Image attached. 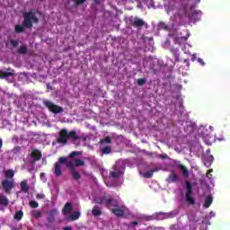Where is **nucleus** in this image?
<instances>
[{
    "instance_id": "f03ea898",
    "label": "nucleus",
    "mask_w": 230,
    "mask_h": 230,
    "mask_svg": "<svg viewBox=\"0 0 230 230\" xmlns=\"http://www.w3.org/2000/svg\"><path fill=\"white\" fill-rule=\"evenodd\" d=\"M39 22V18L35 14L34 10H31L23 13V26L24 28L31 29L33 28V23L37 24Z\"/></svg>"
},
{
    "instance_id": "49530a36",
    "label": "nucleus",
    "mask_w": 230,
    "mask_h": 230,
    "mask_svg": "<svg viewBox=\"0 0 230 230\" xmlns=\"http://www.w3.org/2000/svg\"><path fill=\"white\" fill-rule=\"evenodd\" d=\"M184 64H187L188 67H190V59H184Z\"/></svg>"
},
{
    "instance_id": "412c9836",
    "label": "nucleus",
    "mask_w": 230,
    "mask_h": 230,
    "mask_svg": "<svg viewBox=\"0 0 230 230\" xmlns=\"http://www.w3.org/2000/svg\"><path fill=\"white\" fill-rule=\"evenodd\" d=\"M213 204V198L211 196H208L205 199V202L203 204V208H209Z\"/></svg>"
},
{
    "instance_id": "a211bd4d",
    "label": "nucleus",
    "mask_w": 230,
    "mask_h": 230,
    "mask_svg": "<svg viewBox=\"0 0 230 230\" xmlns=\"http://www.w3.org/2000/svg\"><path fill=\"white\" fill-rule=\"evenodd\" d=\"M105 206L109 208V206H112L113 208H118V200L113 198H110L106 199Z\"/></svg>"
},
{
    "instance_id": "7c9ffc66",
    "label": "nucleus",
    "mask_w": 230,
    "mask_h": 230,
    "mask_svg": "<svg viewBox=\"0 0 230 230\" xmlns=\"http://www.w3.org/2000/svg\"><path fill=\"white\" fill-rule=\"evenodd\" d=\"M32 217H34V218H41L42 217V212H40L39 210H33L32 211Z\"/></svg>"
},
{
    "instance_id": "72a5a7b5",
    "label": "nucleus",
    "mask_w": 230,
    "mask_h": 230,
    "mask_svg": "<svg viewBox=\"0 0 230 230\" xmlns=\"http://www.w3.org/2000/svg\"><path fill=\"white\" fill-rule=\"evenodd\" d=\"M102 154H110L111 152H112V149L111 148V146H104L102 150Z\"/></svg>"
},
{
    "instance_id": "393cba45",
    "label": "nucleus",
    "mask_w": 230,
    "mask_h": 230,
    "mask_svg": "<svg viewBox=\"0 0 230 230\" xmlns=\"http://www.w3.org/2000/svg\"><path fill=\"white\" fill-rule=\"evenodd\" d=\"M157 172V169H152L150 171H147L146 172L144 173L145 179H152L154 177V172Z\"/></svg>"
},
{
    "instance_id": "9b49d317",
    "label": "nucleus",
    "mask_w": 230,
    "mask_h": 230,
    "mask_svg": "<svg viewBox=\"0 0 230 230\" xmlns=\"http://www.w3.org/2000/svg\"><path fill=\"white\" fill-rule=\"evenodd\" d=\"M167 182H169V184H172L173 182H179L180 181V177L179 175L175 172V171H172L170 175L167 177L166 179Z\"/></svg>"
},
{
    "instance_id": "2f4dec72",
    "label": "nucleus",
    "mask_w": 230,
    "mask_h": 230,
    "mask_svg": "<svg viewBox=\"0 0 230 230\" xmlns=\"http://www.w3.org/2000/svg\"><path fill=\"white\" fill-rule=\"evenodd\" d=\"M93 201L95 204H103V202H105V197L95 198Z\"/></svg>"
},
{
    "instance_id": "4be33fe9",
    "label": "nucleus",
    "mask_w": 230,
    "mask_h": 230,
    "mask_svg": "<svg viewBox=\"0 0 230 230\" xmlns=\"http://www.w3.org/2000/svg\"><path fill=\"white\" fill-rule=\"evenodd\" d=\"M92 215L93 217H100L102 215V210L100 209L99 206H94L92 209Z\"/></svg>"
},
{
    "instance_id": "79ce46f5",
    "label": "nucleus",
    "mask_w": 230,
    "mask_h": 230,
    "mask_svg": "<svg viewBox=\"0 0 230 230\" xmlns=\"http://www.w3.org/2000/svg\"><path fill=\"white\" fill-rule=\"evenodd\" d=\"M21 150H22V147L18 146L16 147H13V154H19Z\"/></svg>"
},
{
    "instance_id": "2eb2a0df",
    "label": "nucleus",
    "mask_w": 230,
    "mask_h": 230,
    "mask_svg": "<svg viewBox=\"0 0 230 230\" xmlns=\"http://www.w3.org/2000/svg\"><path fill=\"white\" fill-rule=\"evenodd\" d=\"M20 187H21V191H22V193L30 192V185L28 184V181L26 180L22 181L20 183Z\"/></svg>"
},
{
    "instance_id": "0eeeda50",
    "label": "nucleus",
    "mask_w": 230,
    "mask_h": 230,
    "mask_svg": "<svg viewBox=\"0 0 230 230\" xmlns=\"http://www.w3.org/2000/svg\"><path fill=\"white\" fill-rule=\"evenodd\" d=\"M128 22L131 26H133V28H142V26L145 25V21L141 20V18L138 17H129Z\"/></svg>"
},
{
    "instance_id": "ddd939ff",
    "label": "nucleus",
    "mask_w": 230,
    "mask_h": 230,
    "mask_svg": "<svg viewBox=\"0 0 230 230\" xmlns=\"http://www.w3.org/2000/svg\"><path fill=\"white\" fill-rule=\"evenodd\" d=\"M178 17L180 19V23L182 24L184 21L188 18V12L186 11V8L180 9L178 12Z\"/></svg>"
},
{
    "instance_id": "8fccbe9b",
    "label": "nucleus",
    "mask_w": 230,
    "mask_h": 230,
    "mask_svg": "<svg viewBox=\"0 0 230 230\" xmlns=\"http://www.w3.org/2000/svg\"><path fill=\"white\" fill-rule=\"evenodd\" d=\"M0 148H3V139L0 138Z\"/></svg>"
},
{
    "instance_id": "a19ab883",
    "label": "nucleus",
    "mask_w": 230,
    "mask_h": 230,
    "mask_svg": "<svg viewBox=\"0 0 230 230\" xmlns=\"http://www.w3.org/2000/svg\"><path fill=\"white\" fill-rule=\"evenodd\" d=\"M36 199H37L38 200L44 199H46V195H45L44 193L37 194V195H36Z\"/></svg>"
},
{
    "instance_id": "7ed1b4c3",
    "label": "nucleus",
    "mask_w": 230,
    "mask_h": 230,
    "mask_svg": "<svg viewBox=\"0 0 230 230\" xmlns=\"http://www.w3.org/2000/svg\"><path fill=\"white\" fill-rule=\"evenodd\" d=\"M185 188H186V192H185V199L187 204L189 206H193L195 204V199L193 198V186L191 185V182L190 181H185Z\"/></svg>"
},
{
    "instance_id": "a18cd8bd",
    "label": "nucleus",
    "mask_w": 230,
    "mask_h": 230,
    "mask_svg": "<svg viewBox=\"0 0 230 230\" xmlns=\"http://www.w3.org/2000/svg\"><path fill=\"white\" fill-rule=\"evenodd\" d=\"M160 159H166L168 157V155H159Z\"/></svg>"
},
{
    "instance_id": "de8ad7c7",
    "label": "nucleus",
    "mask_w": 230,
    "mask_h": 230,
    "mask_svg": "<svg viewBox=\"0 0 230 230\" xmlns=\"http://www.w3.org/2000/svg\"><path fill=\"white\" fill-rule=\"evenodd\" d=\"M137 224H139L137 221L131 222L132 227H134V226H137Z\"/></svg>"
},
{
    "instance_id": "3c124183",
    "label": "nucleus",
    "mask_w": 230,
    "mask_h": 230,
    "mask_svg": "<svg viewBox=\"0 0 230 230\" xmlns=\"http://www.w3.org/2000/svg\"><path fill=\"white\" fill-rule=\"evenodd\" d=\"M196 4H199L200 3V0H194Z\"/></svg>"
},
{
    "instance_id": "39448f33",
    "label": "nucleus",
    "mask_w": 230,
    "mask_h": 230,
    "mask_svg": "<svg viewBox=\"0 0 230 230\" xmlns=\"http://www.w3.org/2000/svg\"><path fill=\"white\" fill-rule=\"evenodd\" d=\"M67 163V157L62 156L58 158V162H56L54 164V175L56 177H60L62 175V166L60 164H65Z\"/></svg>"
},
{
    "instance_id": "cd10ccee",
    "label": "nucleus",
    "mask_w": 230,
    "mask_h": 230,
    "mask_svg": "<svg viewBox=\"0 0 230 230\" xmlns=\"http://www.w3.org/2000/svg\"><path fill=\"white\" fill-rule=\"evenodd\" d=\"M14 31L16 33H24V26L20 25V24L15 25Z\"/></svg>"
},
{
    "instance_id": "c9c22d12",
    "label": "nucleus",
    "mask_w": 230,
    "mask_h": 230,
    "mask_svg": "<svg viewBox=\"0 0 230 230\" xmlns=\"http://www.w3.org/2000/svg\"><path fill=\"white\" fill-rule=\"evenodd\" d=\"M158 28H159V30H168V25H166V23L161 22L158 24Z\"/></svg>"
},
{
    "instance_id": "c03bdc74",
    "label": "nucleus",
    "mask_w": 230,
    "mask_h": 230,
    "mask_svg": "<svg viewBox=\"0 0 230 230\" xmlns=\"http://www.w3.org/2000/svg\"><path fill=\"white\" fill-rule=\"evenodd\" d=\"M198 62H199L201 64V66H205L206 63H204V59L202 58H199Z\"/></svg>"
},
{
    "instance_id": "c85d7f7f",
    "label": "nucleus",
    "mask_w": 230,
    "mask_h": 230,
    "mask_svg": "<svg viewBox=\"0 0 230 230\" xmlns=\"http://www.w3.org/2000/svg\"><path fill=\"white\" fill-rule=\"evenodd\" d=\"M84 165H85V162H84V160H82V159H76L75 161V167L84 166Z\"/></svg>"
},
{
    "instance_id": "bb28decb",
    "label": "nucleus",
    "mask_w": 230,
    "mask_h": 230,
    "mask_svg": "<svg viewBox=\"0 0 230 230\" xmlns=\"http://www.w3.org/2000/svg\"><path fill=\"white\" fill-rule=\"evenodd\" d=\"M80 211H75L71 216H70V219L72 220V222H75V220H78V218H80Z\"/></svg>"
},
{
    "instance_id": "e433bc0d",
    "label": "nucleus",
    "mask_w": 230,
    "mask_h": 230,
    "mask_svg": "<svg viewBox=\"0 0 230 230\" xmlns=\"http://www.w3.org/2000/svg\"><path fill=\"white\" fill-rule=\"evenodd\" d=\"M78 155H82V152L73 151L72 153H70L69 157L73 158V157H76Z\"/></svg>"
},
{
    "instance_id": "5701e85b",
    "label": "nucleus",
    "mask_w": 230,
    "mask_h": 230,
    "mask_svg": "<svg viewBox=\"0 0 230 230\" xmlns=\"http://www.w3.org/2000/svg\"><path fill=\"white\" fill-rule=\"evenodd\" d=\"M22 217H24V212H22V210H20L14 214L13 218L14 220H17L19 222L22 220Z\"/></svg>"
},
{
    "instance_id": "9d476101",
    "label": "nucleus",
    "mask_w": 230,
    "mask_h": 230,
    "mask_svg": "<svg viewBox=\"0 0 230 230\" xmlns=\"http://www.w3.org/2000/svg\"><path fill=\"white\" fill-rule=\"evenodd\" d=\"M121 170L118 168V165L113 166V171L110 172V177L111 179H119L121 177Z\"/></svg>"
},
{
    "instance_id": "a878e982",
    "label": "nucleus",
    "mask_w": 230,
    "mask_h": 230,
    "mask_svg": "<svg viewBox=\"0 0 230 230\" xmlns=\"http://www.w3.org/2000/svg\"><path fill=\"white\" fill-rule=\"evenodd\" d=\"M18 53L20 55H26V53H28V47H26V45L19 47Z\"/></svg>"
},
{
    "instance_id": "09e8293b",
    "label": "nucleus",
    "mask_w": 230,
    "mask_h": 230,
    "mask_svg": "<svg viewBox=\"0 0 230 230\" xmlns=\"http://www.w3.org/2000/svg\"><path fill=\"white\" fill-rule=\"evenodd\" d=\"M63 230H73V227H71V226H65V227H63Z\"/></svg>"
},
{
    "instance_id": "f704fd0d",
    "label": "nucleus",
    "mask_w": 230,
    "mask_h": 230,
    "mask_svg": "<svg viewBox=\"0 0 230 230\" xmlns=\"http://www.w3.org/2000/svg\"><path fill=\"white\" fill-rule=\"evenodd\" d=\"M101 143H106L107 145H111L112 140H111V137H106L101 140Z\"/></svg>"
},
{
    "instance_id": "6ab92c4d",
    "label": "nucleus",
    "mask_w": 230,
    "mask_h": 230,
    "mask_svg": "<svg viewBox=\"0 0 230 230\" xmlns=\"http://www.w3.org/2000/svg\"><path fill=\"white\" fill-rule=\"evenodd\" d=\"M8 204H10V200L4 195H0V206H4V208H8Z\"/></svg>"
},
{
    "instance_id": "423d86ee",
    "label": "nucleus",
    "mask_w": 230,
    "mask_h": 230,
    "mask_svg": "<svg viewBox=\"0 0 230 230\" xmlns=\"http://www.w3.org/2000/svg\"><path fill=\"white\" fill-rule=\"evenodd\" d=\"M2 188L6 193V195H10L12 193V190L15 188V181L13 180L4 179L1 182Z\"/></svg>"
},
{
    "instance_id": "603ef678",
    "label": "nucleus",
    "mask_w": 230,
    "mask_h": 230,
    "mask_svg": "<svg viewBox=\"0 0 230 230\" xmlns=\"http://www.w3.org/2000/svg\"><path fill=\"white\" fill-rule=\"evenodd\" d=\"M47 87H48V89H51V87L49 86V84H47Z\"/></svg>"
},
{
    "instance_id": "1a4fd4ad",
    "label": "nucleus",
    "mask_w": 230,
    "mask_h": 230,
    "mask_svg": "<svg viewBox=\"0 0 230 230\" xmlns=\"http://www.w3.org/2000/svg\"><path fill=\"white\" fill-rule=\"evenodd\" d=\"M31 157L32 159V164H35L37 161H40L42 159V153L39 149H33L31 153Z\"/></svg>"
},
{
    "instance_id": "f257e3e1",
    "label": "nucleus",
    "mask_w": 230,
    "mask_h": 230,
    "mask_svg": "<svg viewBox=\"0 0 230 230\" xmlns=\"http://www.w3.org/2000/svg\"><path fill=\"white\" fill-rule=\"evenodd\" d=\"M69 139H74V141H80V139H82V137L78 136V133H76L75 130H72L69 132L67 128H63L58 133L57 143H58V145H62V146H66Z\"/></svg>"
},
{
    "instance_id": "dca6fc26",
    "label": "nucleus",
    "mask_w": 230,
    "mask_h": 230,
    "mask_svg": "<svg viewBox=\"0 0 230 230\" xmlns=\"http://www.w3.org/2000/svg\"><path fill=\"white\" fill-rule=\"evenodd\" d=\"M214 157L213 155H210L208 156H205L203 158V164L207 168H209L211 166V164H213V161H214Z\"/></svg>"
},
{
    "instance_id": "f3484780",
    "label": "nucleus",
    "mask_w": 230,
    "mask_h": 230,
    "mask_svg": "<svg viewBox=\"0 0 230 230\" xmlns=\"http://www.w3.org/2000/svg\"><path fill=\"white\" fill-rule=\"evenodd\" d=\"M73 211V204L66 202L62 209L63 215H69Z\"/></svg>"
},
{
    "instance_id": "58836bf2",
    "label": "nucleus",
    "mask_w": 230,
    "mask_h": 230,
    "mask_svg": "<svg viewBox=\"0 0 230 230\" xmlns=\"http://www.w3.org/2000/svg\"><path fill=\"white\" fill-rule=\"evenodd\" d=\"M10 43L13 46V48H17V46H19V40H11Z\"/></svg>"
},
{
    "instance_id": "c756f323",
    "label": "nucleus",
    "mask_w": 230,
    "mask_h": 230,
    "mask_svg": "<svg viewBox=\"0 0 230 230\" xmlns=\"http://www.w3.org/2000/svg\"><path fill=\"white\" fill-rule=\"evenodd\" d=\"M30 208H32V209H37V208H39V202H37L36 200H31L29 202Z\"/></svg>"
},
{
    "instance_id": "20e7f679",
    "label": "nucleus",
    "mask_w": 230,
    "mask_h": 230,
    "mask_svg": "<svg viewBox=\"0 0 230 230\" xmlns=\"http://www.w3.org/2000/svg\"><path fill=\"white\" fill-rule=\"evenodd\" d=\"M43 104L49 109V112L53 114H61V112H64V108L52 103L51 101H45Z\"/></svg>"
},
{
    "instance_id": "ea45409f",
    "label": "nucleus",
    "mask_w": 230,
    "mask_h": 230,
    "mask_svg": "<svg viewBox=\"0 0 230 230\" xmlns=\"http://www.w3.org/2000/svg\"><path fill=\"white\" fill-rule=\"evenodd\" d=\"M137 84L138 85H145L146 84V78H139Z\"/></svg>"
},
{
    "instance_id": "4c0bfd02",
    "label": "nucleus",
    "mask_w": 230,
    "mask_h": 230,
    "mask_svg": "<svg viewBox=\"0 0 230 230\" xmlns=\"http://www.w3.org/2000/svg\"><path fill=\"white\" fill-rule=\"evenodd\" d=\"M171 53L173 54V56L175 57V58H179V49H171Z\"/></svg>"
},
{
    "instance_id": "4468645a",
    "label": "nucleus",
    "mask_w": 230,
    "mask_h": 230,
    "mask_svg": "<svg viewBox=\"0 0 230 230\" xmlns=\"http://www.w3.org/2000/svg\"><path fill=\"white\" fill-rule=\"evenodd\" d=\"M6 71L11 72H4L3 70H0V80H4V78H9V76H13V70L12 68H7Z\"/></svg>"
},
{
    "instance_id": "37998d69",
    "label": "nucleus",
    "mask_w": 230,
    "mask_h": 230,
    "mask_svg": "<svg viewBox=\"0 0 230 230\" xmlns=\"http://www.w3.org/2000/svg\"><path fill=\"white\" fill-rule=\"evenodd\" d=\"M85 3V0H76L75 4H84Z\"/></svg>"
},
{
    "instance_id": "aec40b11",
    "label": "nucleus",
    "mask_w": 230,
    "mask_h": 230,
    "mask_svg": "<svg viewBox=\"0 0 230 230\" xmlns=\"http://www.w3.org/2000/svg\"><path fill=\"white\" fill-rule=\"evenodd\" d=\"M178 168H179V170H181V172L184 177H190V171H188L186 166L180 164H178Z\"/></svg>"
},
{
    "instance_id": "b1692460",
    "label": "nucleus",
    "mask_w": 230,
    "mask_h": 230,
    "mask_svg": "<svg viewBox=\"0 0 230 230\" xmlns=\"http://www.w3.org/2000/svg\"><path fill=\"white\" fill-rule=\"evenodd\" d=\"M13 175H15V172H13L12 169H8L4 172V177L6 179H13Z\"/></svg>"
},
{
    "instance_id": "6e6552de",
    "label": "nucleus",
    "mask_w": 230,
    "mask_h": 230,
    "mask_svg": "<svg viewBox=\"0 0 230 230\" xmlns=\"http://www.w3.org/2000/svg\"><path fill=\"white\" fill-rule=\"evenodd\" d=\"M66 168H69L70 169V172L72 173V179H74V181H80L81 179V175H80V172H78L75 169V165H73V163L71 162H67L66 163Z\"/></svg>"
},
{
    "instance_id": "473e14b6",
    "label": "nucleus",
    "mask_w": 230,
    "mask_h": 230,
    "mask_svg": "<svg viewBox=\"0 0 230 230\" xmlns=\"http://www.w3.org/2000/svg\"><path fill=\"white\" fill-rule=\"evenodd\" d=\"M48 222L49 224H53L55 222V215L53 214V211L50 212L49 216L47 217Z\"/></svg>"
},
{
    "instance_id": "f8f14e48",
    "label": "nucleus",
    "mask_w": 230,
    "mask_h": 230,
    "mask_svg": "<svg viewBox=\"0 0 230 230\" xmlns=\"http://www.w3.org/2000/svg\"><path fill=\"white\" fill-rule=\"evenodd\" d=\"M111 213H113L115 217L121 218V217L125 215V209H123L121 207L117 206L114 208H111Z\"/></svg>"
}]
</instances>
